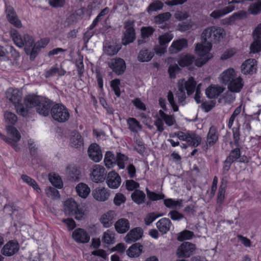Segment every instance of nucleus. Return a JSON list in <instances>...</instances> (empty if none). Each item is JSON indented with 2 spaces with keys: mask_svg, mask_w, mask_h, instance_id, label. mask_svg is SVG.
<instances>
[{
  "mask_svg": "<svg viewBox=\"0 0 261 261\" xmlns=\"http://www.w3.org/2000/svg\"><path fill=\"white\" fill-rule=\"evenodd\" d=\"M146 194L147 197L151 201H156L160 199H163L165 197V195L161 194H157L154 192H151L146 188Z\"/></svg>",
  "mask_w": 261,
  "mask_h": 261,
  "instance_id": "57",
  "label": "nucleus"
},
{
  "mask_svg": "<svg viewBox=\"0 0 261 261\" xmlns=\"http://www.w3.org/2000/svg\"><path fill=\"white\" fill-rule=\"evenodd\" d=\"M124 27L125 31L122 38V43L123 45H126L134 42L136 39L134 21L130 20H127L124 22Z\"/></svg>",
  "mask_w": 261,
  "mask_h": 261,
  "instance_id": "7",
  "label": "nucleus"
},
{
  "mask_svg": "<svg viewBox=\"0 0 261 261\" xmlns=\"http://www.w3.org/2000/svg\"><path fill=\"white\" fill-rule=\"evenodd\" d=\"M10 35L16 45L20 48L24 46L25 53L30 56L34 41L33 37L28 34H24L22 36L15 29L11 30Z\"/></svg>",
  "mask_w": 261,
  "mask_h": 261,
  "instance_id": "1",
  "label": "nucleus"
},
{
  "mask_svg": "<svg viewBox=\"0 0 261 261\" xmlns=\"http://www.w3.org/2000/svg\"><path fill=\"white\" fill-rule=\"evenodd\" d=\"M128 158L124 154L121 153H117V162L116 164L119 169H124L125 165L127 163Z\"/></svg>",
  "mask_w": 261,
  "mask_h": 261,
  "instance_id": "51",
  "label": "nucleus"
},
{
  "mask_svg": "<svg viewBox=\"0 0 261 261\" xmlns=\"http://www.w3.org/2000/svg\"><path fill=\"white\" fill-rule=\"evenodd\" d=\"M249 11L253 15L259 14L261 12V0H257L256 3L252 4L249 8Z\"/></svg>",
  "mask_w": 261,
  "mask_h": 261,
  "instance_id": "59",
  "label": "nucleus"
},
{
  "mask_svg": "<svg viewBox=\"0 0 261 261\" xmlns=\"http://www.w3.org/2000/svg\"><path fill=\"white\" fill-rule=\"evenodd\" d=\"M219 134L217 128L212 126L210 129L206 137V143L210 146H213L218 141Z\"/></svg>",
  "mask_w": 261,
  "mask_h": 261,
  "instance_id": "32",
  "label": "nucleus"
},
{
  "mask_svg": "<svg viewBox=\"0 0 261 261\" xmlns=\"http://www.w3.org/2000/svg\"><path fill=\"white\" fill-rule=\"evenodd\" d=\"M224 89L218 85H211L205 90V94L207 98H216L223 92Z\"/></svg>",
  "mask_w": 261,
  "mask_h": 261,
  "instance_id": "29",
  "label": "nucleus"
},
{
  "mask_svg": "<svg viewBox=\"0 0 261 261\" xmlns=\"http://www.w3.org/2000/svg\"><path fill=\"white\" fill-rule=\"evenodd\" d=\"M143 231L141 227H136L130 230L125 237V241L127 243L136 242L141 239Z\"/></svg>",
  "mask_w": 261,
  "mask_h": 261,
  "instance_id": "20",
  "label": "nucleus"
},
{
  "mask_svg": "<svg viewBox=\"0 0 261 261\" xmlns=\"http://www.w3.org/2000/svg\"><path fill=\"white\" fill-rule=\"evenodd\" d=\"M109 66L117 75L123 74L126 69L125 61L120 58L111 59Z\"/></svg>",
  "mask_w": 261,
  "mask_h": 261,
  "instance_id": "12",
  "label": "nucleus"
},
{
  "mask_svg": "<svg viewBox=\"0 0 261 261\" xmlns=\"http://www.w3.org/2000/svg\"><path fill=\"white\" fill-rule=\"evenodd\" d=\"M73 239L78 243L85 244L89 242L90 236L84 229L78 228L72 232Z\"/></svg>",
  "mask_w": 261,
  "mask_h": 261,
  "instance_id": "13",
  "label": "nucleus"
},
{
  "mask_svg": "<svg viewBox=\"0 0 261 261\" xmlns=\"http://www.w3.org/2000/svg\"><path fill=\"white\" fill-rule=\"evenodd\" d=\"M178 91L176 93L179 103L183 102L186 99L185 90L188 95L193 93L195 90L196 82L192 77L186 81L184 79H180L178 82Z\"/></svg>",
  "mask_w": 261,
  "mask_h": 261,
  "instance_id": "2",
  "label": "nucleus"
},
{
  "mask_svg": "<svg viewBox=\"0 0 261 261\" xmlns=\"http://www.w3.org/2000/svg\"><path fill=\"white\" fill-rule=\"evenodd\" d=\"M50 114L55 121L61 123L67 121L70 117L67 108L60 103H56L51 107Z\"/></svg>",
  "mask_w": 261,
  "mask_h": 261,
  "instance_id": "4",
  "label": "nucleus"
},
{
  "mask_svg": "<svg viewBox=\"0 0 261 261\" xmlns=\"http://www.w3.org/2000/svg\"><path fill=\"white\" fill-rule=\"evenodd\" d=\"M121 177L117 172L111 171L108 174L106 182L110 188H118L121 184Z\"/></svg>",
  "mask_w": 261,
  "mask_h": 261,
  "instance_id": "16",
  "label": "nucleus"
},
{
  "mask_svg": "<svg viewBox=\"0 0 261 261\" xmlns=\"http://www.w3.org/2000/svg\"><path fill=\"white\" fill-rule=\"evenodd\" d=\"M106 175L107 172L103 166L95 165L93 167L91 178L95 182H102L106 179Z\"/></svg>",
  "mask_w": 261,
  "mask_h": 261,
  "instance_id": "8",
  "label": "nucleus"
},
{
  "mask_svg": "<svg viewBox=\"0 0 261 261\" xmlns=\"http://www.w3.org/2000/svg\"><path fill=\"white\" fill-rule=\"evenodd\" d=\"M242 104H241V105H240L239 106H238L235 110L234 111H233V113L232 114L231 116H230L229 119V121H228V126L229 128H230L233 125V122H234V121L236 119V118L240 114V113L241 112V111H242Z\"/></svg>",
  "mask_w": 261,
  "mask_h": 261,
  "instance_id": "60",
  "label": "nucleus"
},
{
  "mask_svg": "<svg viewBox=\"0 0 261 261\" xmlns=\"http://www.w3.org/2000/svg\"><path fill=\"white\" fill-rule=\"evenodd\" d=\"M116 230L119 233L126 232L129 228V223L127 219L121 218L115 224Z\"/></svg>",
  "mask_w": 261,
  "mask_h": 261,
  "instance_id": "35",
  "label": "nucleus"
},
{
  "mask_svg": "<svg viewBox=\"0 0 261 261\" xmlns=\"http://www.w3.org/2000/svg\"><path fill=\"white\" fill-rule=\"evenodd\" d=\"M83 144V141L81 135L77 132H73L70 139V146L75 148L81 146Z\"/></svg>",
  "mask_w": 261,
  "mask_h": 261,
  "instance_id": "43",
  "label": "nucleus"
},
{
  "mask_svg": "<svg viewBox=\"0 0 261 261\" xmlns=\"http://www.w3.org/2000/svg\"><path fill=\"white\" fill-rule=\"evenodd\" d=\"M249 159L247 156L241 155L240 148H236L230 151L229 155L225 160L223 169L226 171H228L231 164L234 161H238L240 163H247L249 162Z\"/></svg>",
  "mask_w": 261,
  "mask_h": 261,
  "instance_id": "5",
  "label": "nucleus"
},
{
  "mask_svg": "<svg viewBox=\"0 0 261 261\" xmlns=\"http://www.w3.org/2000/svg\"><path fill=\"white\" fill-rule=\"evenodd\" d=\"M45 193L48 197L53 199H58L60 197L59 192L56 189V187H47L45 189Z\"/></svg>",
  "mask_w": 261,
  "mask_h": 261,
  "instance_id": "52",
  "label": "nucleus"
},
{
  "mask_svg": "<svg viewBox=\"0 0 261 261\" xmlns=\"http://www.w3.org/2000/svg\"><path fill=\"white\" fill-rule=\"evenodd\" d=\"M143 246L139 243L133 244L126 250L127 255L130 257H137L143 252Z\"/></svg>",
  "mask_w": 261,
  "mask_h": 261,
  "instance_id": "30",
  "label": "nucleus"
},
{
  "mask_svg": "<svg viewBox=\"0 0 261 261\" xmlns=\"http://www.w3.org/2000/svg\"><path fill=\"white\" fill-rule=\"evenodd\" d=\"M83 60V57H80L75 61V66L80 77H82L83 75V73L85 71Z\"/></svg>",
  "mask_w": 261,
  "mask_h": 261,
  "instance_id": "64",
  "label": "nucleus"
},
{
  "mask_svg": "<svg viewBox=\"0 0 261 261\" xmlns=\"http://www.w3.org/2000/svg\"><path fill=\"white\" fill-rule=\"evenodd\" d=\"M173 36L170 33H166L164 34L161 35L159 37L158 40L161 46H166V45L168 44L173 39Z\"/></svg>",
  "mask_w": 261,
  "mask_h": 261,
  "instance_id": "53",
  "label": "nucleus"
},
{
  "mask_svg": "<svg viewBox=\"0 0 261 261\" xmlns=\"http://www.w3.org/2000/svg\"><path fill=\"white\" fill-rule=\"evenodd\" d=\"M209 60L208 58H199L195 59V57L191 54H185L181 56L178 61L179 65L182 67L189 66L193 63L197 67H201Z\"/></svg>",
  "mask_w": 261,
  "mask_h": 261,
  "instance_id": "6",
  "label": "nucleus"
},
{
  "mask_svg": "<svg viewBox=\"0 0 261 261\" xmlns=\"http://www.w3.org/2000/svg\"><path fill=\"white\" fill-rule=\"evenodd\" d=\"M244 85L243 79L241 76H236L228 85V90L233 93H239Z\"/></svg>",
  "mask_w": 261,
  "mask_h": 261,
  "instance_id": "18",
  "label": "nucleus"
},
{
  "mask_svg": "<svg viewBox=\"0 0 261 261\" xmlns=\"http://www.w3.org/2000/svg\"><path fill=\"white\" fill-rule=\"evenodd\" d=\"M188 139L186 140L189 146L196 147L201 142V137L195 133H189L187 137Z\"/></svg>",
  "mask_w": 261,
  "mask_h": 261,
  "instance_id": "39",
  "label": "nucleus"
},
{
  "mask_svg": "<svg viewBox=\"0 0 261 261\" xmlns=\"http://www.w3.org/2000/svg\"><path fill=\"white\" fill-rule=\"evenodd\" d=\"M204 43L205 45L199 43L197 44L195 47V52L196 55L200 57V58L206 57L208 58L210 60L212 58V56L210 57L208 53L212 48V44H210L208 43Z\"/></svg>",
  "mask_w": 261,
  "mask_h": 261,
  "instance_id": "22",
  "label": "nucleus"
},
{
  "mask_svg": "<svg viewBox=\"0 0 261 261\" xmlns=\"http://www.w3.org/2000/svg\"><path fill=\"white\" fill-rule=\"evenodd\" d=\"M75 189L78 195L84 198H86L90 192L89 187L83 182L79 184Z\"/></svg>",
  "mask_w": 261,
  "mask_h": 261,
  "instance_id": "40",
  "label": "nucleus"
},
{
  "mask_svg": "<svg viewBox=\"0 0 261 261\" xmlns=\"http://www.w3.org/2000/svg\"><path fill=\"white\" fill-rule=\"evenodd\" d=\"M131 197L135 203L140 204L145 202L146 195L142 191L135 190L132 194Z\"/></svg>",
  "mask_w": 261,
  "mask_h": 261,
  "instance_id": "42",
  "label": "nucleus"
},
{
  "mask_svg": "<svg viewBox=\"0 0 261 261\" xmlns=\"http://www.w3.org/2000/svg\"><path fill=\"white\" fill-rule=\"evenodd\" d=\"M7 133L12 137L11 140L17 145V142L20 140L21 136L18 130L13 126H6Z\"/></svg>",
  "mask_w": 261,
  "mask_h": 261,
  "instance_id": "45",
  "label": "nucleus"
},
{
  "mask_svg": "<svg viewBox=\"0 0 261 261\" xmlns=\"http://www.w3.org/2000/svg\"><path fill=\"white\" fill-rule=\"evenodd\" d=\"M92 195L94 198L97 201H105L108 199L110 194L107 189L98 188L93 190Z\"/></svg>",
  "mask_w": 261,
  "mask_h": 261,
  "instance_id": "27",
  "label": "nucleus"
},
{
  "mask_svg": "<svg viewBox=\"0 0 261 261\" xmlns=\"http://www.w3.org/2000/svg\"><path fill=\"white\" fill-rule=\"evenodd\" d=\"M159 113L161 118L167 125L172 126L173 125L175 120L172 116L165 114L162 110H160Z\"/></svg>",
  "mask_w": 261,
  "mask_h": 261,
  "instance_id": "56",
  "label": "nucleus"
},
{
  "mask_svg": "<svg viewBox=\"0 0 261 261\" xmlns=\"http://www.w3.org/2000/svg\"><path fill=\"white\" fill-rule=\"evenodd\" d=\"M163 4L160 1H155L149 5L147 9L148 12L156 11L163 8Z\"/></svg>",
  "mask_w": 261,
  "mask_h": 261,
  "instance_id": "62",
  "label": "nucleus"
},
{
  "mask_svg": "<svg viewBox=\"0 0 261 261\" xmlns=\"http://www.w3.org/2000/svg\"><path fill=\"white\" fill-rule=\"evenodd\" d=\"M116 162L117 156H115L114 154L110 151H107L104 158L106 166L108 168L113 167L116 165Z\"/></svg>",
  "mask_w": 261,
  "mask_h": 261,
  "instance_id": "37",
  "label": "nucleus"
},
{
  "mask_svg": "<svg viewBox=\"0 0 261 261\" xmlns=\"http://www.w3.org/2000/svg\"><path fill=\"white\" fill-rule=\"evenodd\" d=\"M5 13L6 18L9 23L17 28H20L22 27L21 21L19 19L15 10L12 6H6Z\"/></svg>",
  "mask_w": 261,
  "mask_h": 261,
  "instance_id": "11",
  "label": "nucleus"
},
{
  "mask_svg": "<svg viewBox=\"0 0 261 261\" xmlns=\"http://www.w3.org/2000/svg\"><path fill=\"white\" fill-rule=\"evenodd\" d=\"M19 244L16 241L11 240L7 242L1 250V253L5 256H11L18 252Z\"/></svg>",
  "mask_w": 261,
  "mask_h": 261,
  "instance_id": "14",
  "label": "nucleus"
},
{
  "mask_svg": "<svg viewBox=\"0 0 261 261\" xmlns=\"http://www.w3.org/2000/svg\"><path fill=\"white\" fill-rule=\"evenodd\" d=\"M68 179L71 181H79L80 180L81 171L74 165H70L66 168Z\"/></svg>",
  "mask_w": 261,
  "mask_h": 261,
  "instance_id": "23",
  "label": "nucleus"
},
{
  "mask_svg": "<svg viewBox=\"0 0 261 261\" xmlns=\"http://www.w3.org/2000/svg\"><path fill=\"white\" fill-rule=\"evenodd\" d=\"M171 17V14L169 12H165L159 14L154 17V20L156 23L163 24L164 22L168 21Z\"/></svg>",
  "mask_w": 261,
  "mask_h": 261,
  "instance_id": "55",
  "label": "nucleus"
},
{
  "mask_svg": "<svg viewBox=\"0 0 261 261\" xmlns=\"http://www.w3.org/2000/svg\"><path fill=\"white\" fill-rule=\"evenodd\" d=\"M250 51L252 53H258L261 51V40L253 39L250 46Z\"/></svg>",
  "mask_w": 261,
  "mask_h": 261,
  "instance_id": "61",
  "label": "nucleus"
},
{
  "mask_svg": "<svg viewBox=\"0 0 261 261\" xmlns=\"http://www.w3.org/2000/svg\"><path fill=\"white\" fill-rule=\"evenodd\" d=\"M6 98L14 105L21 101L22 93L17 89L9 88L6 92Z\"/></svg>",
  "mask_w": 261,
  "mask_h": 261,
  "instance_id": "17",
  "label": "nucleus"
},
{
  "mask_svg": "<svg viewBox=\"0 0 261 261\" xmlns=\"http://www.w3.org/2000/svg\"><path fill=\"white\" fill-rule=\"evenodd\" d=\"M257 61L254 59H249L244 62L241 66V71L244 75H252L257 70Z\"/></svg>",
  "mask_w": 261,
  "mask_h": 261,
  "instance_id": "9",
  "label": "nucleus"
},
{
  "mask_svg": "<svg viewBox=\"0 0 261 261\" xmlns=\"http://www.w3.org/2000/svg\"><path fill=\"white\" fill-rule=\"evenodd\" d=\"M171 225V221L166 218L160 219L156 223L158 229L162 234H166L169 231Z\"/></svg>",
  "mask_w": 261,
  "mask_h": 261,
  "instance_id": "34",
  "label": "nucleus"
},
{
  "mask_svg": "<svg viewBox=\"0 0 261 261\" xmlns=\"http://www.w3.org/2000/svg\"><path fill=\"white\" fill-rule=\"evenodd\" d=\"M66 73V71L61 67H58L57 65L51 67L50 69L45 72V77L48 78L56 74L63 76Z\"/></svg>",
  "mask_w": 261,
  "mask_h": 261,
  "instance_id": "38",
  "label": "nucleus"
},
{
  "mask_svg": "<svg viewBox=\"0 0 261 261\" xmlns=\"http://www.w3.org/2000/svg\"><path fill=\"white\" fill-rule=\"evenodd\" d=\"M40 101L39 97L34 95H27L24 99L25 106H27L30 109L34 107H37Z\"/></svg>",
  "mask_w": 261,
  "mask_h": 261,
  "instance_id": "36",
  "label": "nucleus"
},
{
  "mask_svg": "<svg viewBox=\"0 0 261 261\" xmlns=\"http://www.w3.org/2000/svg\"><path fill=\"white\" fill-rule=\"evenodd\" d=\"M5 122L7 126H13L17 121V117L10 111H5L4 114Z\"/></svg>",
  "mask_w": 261,
  "mask_h": 261,
  "instance_id": "41",
  "label": "nucleus"
},
{
  "mask_svg": "<svg viewBox=\"0 0 261 261\" xmlns=\"http://www.w3.org/2000/svg\"><path fill=\"white\" fill-rule=\"evenodd\" d=\"M234 9V6H228L225 7L223 10H215L213 11L211 14V16L214 18H218L232 12Z\"/></svg>",
  "mask_w": 261,
  "mask_h": 261,
  "instance_id": "44",
  "label": "nucleus"
},
{
  "mask_svg": "<svg viewBox=\"0 0 261 261\" xmlns=\"http://www.w3.org/2000/svg\"><path fill=\"white\" fill-rule=\"evenodd\" d=\"M49 180L51 184L56 188L61 189L63 187V182L60 176L54 174H50Z\"/></svg>",
  "mask_w": 261,
  "mask_h": 261,
  "instance_id": "54",
  "label": "nucleus"
},
{
  "mask_svg": "<svg viewBox=\"0 0 261 261\" xmlns=\"http://www.w3.org/2000/svg\"><path fill=\"white\" fill-rule=\"evenodd\" d=\"M114 236L115 233L113 231L107 230L103 233L102 241L107 244H113L115 242Z\"/></svg>",
  "mask_w": 261,
  "mask_h": 261,
  "instance_id": "50",
  "label": "nucleus"
},
{
  "mask_svg": "<svg viewBox=\"0 0 261 261\" xmlns=\"http://www.w3.org/2000/svg\"><path fill=\"white\" fill-rule=\"evenodd\" d=\"M21 178L22 179L23 182H25L28 185L32 187L37 192H41V190L40 188H39L36 181L34 179L32 178L31 177L28 176L26 174H22L21 176Z\"/></svg>",
  "mask_w": 261,
  "mask_h": 261,
  "instance_id": "47",
  "label": "nucleus"
},
{
  "mask_svg": "<svg viewBox=\"0 0 261 261\" xmlns=\"http://www.w3.org/2000/svg\"><path fill=\"white\" fill-rule=\"evenodd\" d=\"M51 103L49 101H40L37 107V112L41 115L47 116L50 114Z\"/></svg>",
  "mask_w": 261,
  "mask_h": 261,
  "instance_id": "33",
  "label": "nucleus"
},
{
  "mask_svg": "<svg viewBox=\"0 0 261 261\" xmlns=\"http://www.w3.org/2000/svg\"><path fill=\"white\" fill-rule=\"evenodd\" d=\"M89 156L95 162H99L102 157L100 147L96 143L92 144L88 148Z\"/></svg>",
  "mask_w": 261,
  "mask_h": 261,
  "instance_id": "21",
  "label": "nucleus"
},
{
  "mask_svg": "<svg viewBox=\"0 0 261 261\" xmlns=\"http://www.w3.org/2000/svg\"><path fill=\"white\" fill-rule=\"evenodd\" d=\"M48 42L49 40L48 39H41L35 43H34L30 57V60L32 61L34 60L39 53L41 48H44Z\"/></svg>",
  "mask_w": 261,
  "mask_h": 261,
  "instance_id": "24",
  "label": "nucleus"
},
{
  "mask_svg": "<svg viewBox=\"0 0 261 261\" xmlns=\"http://www.w3.org/2000/svg\"><path fill=\"white\" fill-rule=\"evenodd\" d=\"M154 55V52L146 48H143L139 51L137 60L140 62H147L152 59Z\"/></svg>",
  "mask_w": 261,
  "mask_h": 261,
  "instance_id": "31",
  "label": "nucleus"
},
{
  "mask_svg": "<svg viewBox=\"0 0 261 261\" xmlns=\"http://www.w3.org/2000/svg\"><path fill=\"white\" fill-rule=\"evenodd\" d=\"M163 214L158 215L154 212L148 214L144 218L145 224L146 225H150L157 218L163 216Z\"/></svg>",
  "mask_w": 261,
  "mask_h": 261,
  "instance_id": "63",
  "label": "nucleus"
},
{
  "mask_svg": "<svg viewBox=\"0 0 261 261\" xmlns=\"http://www.w3.org/2000/svg\"><path fill=\"white\" fill-rule=\"evenodd\" d=\"M115 217L116 215L115 212L110 211L103 214L101 216L99 221L105 227L108 228L113 225L116 219Z\"/></svg>",
  "mask_w": 261,
  "mask_h": 261,
  "instance_id": "25",
  "label": "nucleus"
},
{
  "mask_svg": "<svg viewBox=\"0 0 261 261\" xmlns=\"http://www.w3.org/2000/svg\"><path fill=\"white\" fill-rule=\"evenodd\" d=\"M120 49L121 45L114 41H109L106 40L103 43V51L108 56H112L117 54Z\"/></svg>",
  "mask_w": 261,
  "mask_h": 261,
  "instance_id": "15",
  "label": "nucleus"
},
{
  "mask_svg": "<svg viewBox=\"0 0 261 261\" xmlns=\"http://www.w3.org/2000/svg\"><path fill=\"white\" fill-rule=\"evenodd\" d=\"M64 211L66 215L74 216L77 220H82L85 215L83 210L79 207L77 203L72 198L64 202Z\"/></svg>",
  "mask_w": 261,
  "mask_h": 261,
  "instance_id": "3",
  "label": "nucleus"
},
{
  "mask_svg": "<svg viewBox=\"0 0 261 261\" xmlns=\"http://www.w3.org/2000/svg\"><path fill=\"white\" fill-rule=\"evenodd\" d=\"M195 249L194 244L190 242L183 243L177 249L176 254L179 257H189Z\"/></svg>",
  "mask_w": 261,
  "mask_h": 261,
  "instance_id": "10",
  "label": "nucleus"
},
{
  "mask_svg": "<svg viewBox=\"0 0 261 261\" xmlns=\"http://www.w3.org/2000/svg\"><path fill=\"white\" fill-rule=\"evenodd\" d=\"M154 31L155 30L151 27H143L141 29V38L147 39L150 37Z\"/></svg>",
  "mask_w": 261,
  "mask_h": 261,
  "instance_id": "58",
  "label": "nucleus"
},
{
  "mask_svg": "<svg viewBox=\"0 0 261 261\" xmlns=\"http://www.w3.org/2000/svg\"><path fill=\"white\" fill-rule=\"evenodd\" d=\"M14 106L16 108L17 113L19 115L23 117H25L28 115L30 109L27 107V106H25L24 102L23 103H22L20 102H19V103L16 104Z\"/></svg>",
  "mask_w": 261,
  "mask_h": 261,
  "instance_id": "49",
  "label": "nucleus"
},
{
  "mask_svg": "<svg viewBox=\"0 0 261 261\" xmlns=\"http://www.w3.org/2000/svg\"><path fill=\"white\" fill-rule=\"evenodd\" d=\"M227 185L226 182H224V181H221V185L219 187V191L218 193L217 196V203L219 205H221L225 199V193L226 191Z\"/></svg>",
  "mask_w": 261,
  "mask_h": 261,
  "instance_id": "48",
  "label": "nucleus"
},
{
  "mask_svg": "<svg viewBox=\"0 0 261 261\" xmlns=\"http://www.w3.org/2000/svg\"><path fill=\"white\" fill-rule=\"evenodd\" d=\"M128 128L134 133H137L138 130H141L142 125L134 118H129L127 120Z\"/></svg>",
  "mask_w": 261,
  "mask_h": 261,
  "instance_id": "46",
  "label": "nucleus"
},
{
  "mask_svg": "<svg viewBox=\"0 0 261 261\" xmlns=\"http://www.w3.org/2000/svg\"><path fill=\"white\" fill-rule=\"evenodd\" d=\"M236 76L235 70L233 68H229L220 74V81L224 85H228Z\"/></svg>",
  "mask_w": 261,
  "mask_h": 261,
  "instance_id": "28",
  "label": "nucleus"
},
{
  "mask_svg": "<svg viewBox=\"0 0 261 261\" xmlns=\"http://www.w3.org/2000/svg\"><path fill=\"white\" fill-rule=\"evenodd\" d=\"M205 33L208 34L211 36V33H213L214 36V42L219 41L225 36V33L224 29L221 28L216 27H211L205 29Z\"/></svg>",
  "mask_w": 261,
  "mask_h": 261,
  "instance_id": "26",
  "label": "nucleus"
},
{
  "mask_svg": "<svg viewBox=\"0 0 261 261\" xmlns=\"http://www.w3.org/2000/svg\"><path fill=\"white\" fill-rule=\"evenodd\" d=\"M188 41L185 38L174 41L169 48V51L170 54H177L181 51L183 49L187 47Z\"/></svg>",
  "mask_w": 261,
  "mask_h": 261,
  "instance_id": "19",
  "label": "nucleus"
}]
</instances>
